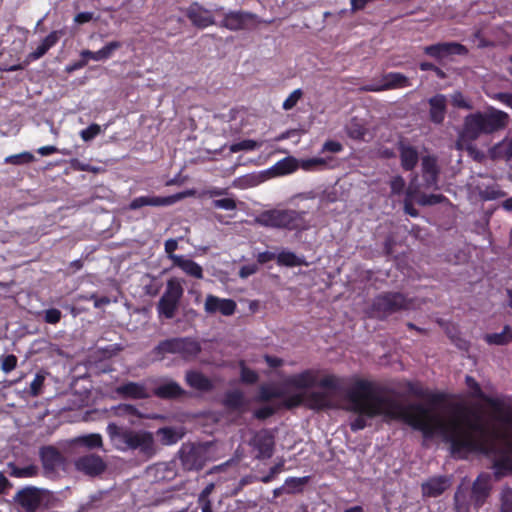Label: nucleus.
<instances>
[{
	"mask_svg": "<svg viewBox=\"0 0 512 512\" xmlns=\"http://www.w3.org/2000/svg\"><path fill=\"white\" fill-rule=\"evenodd\" d=\"M184 195L177 193L169 196H139L134 198L128 205L129 210H138L144 206L165 207L180 201Z\"/></svg>",
	"mask_w": 512,
	"mask_h": 512,
	"instance_id": "nucleus-18",
	"label": "nucleus"
},
{
	"mask_svg": "<svg viewBox=\"0 0 512 512\" xmlns=\"http://www.w3.org/2000/svg\"><path fill=\"white\" fill-rule=\"evenodd\" d=\"M186 384L200 392H210L214 389V384L210 378L200 371L189 370L185 374Z\"/></svg>",
	"mask_w": 512,
	"mask_h": 512,
	"instance_id": "nucleus-34",
	"label": "nucleus"
},
{
	"mask_svg": "<svg viewBox=\"0 0 512 512\" xmlns=\"http://www.w3.org/2000/svg\"><path fill=\"white\" fill-rule=\"evenodd\" d=\"M465 383L470 389L471 396L486 403L492 410V418L502 426L512 428V406L500 398L486 395L480 384L472 377L467 375Z\"/></svg>",
	"mask_w": 512,
	"mask_h": 512,
	"instance_id": "nucleus-7",
	"label": "nucleus"
},
{
	"mask_svg": "<svg viewBox=\"0 0 512 512\" xmlns=\"http://www.w3.org/2000/svg\"><path fill=\"white\" fill-rule=\"evenodd\" d=\"M45 377L41 374H36L30 384V394L32 396H38L41 393Z\"/></svg>",
	"mask_w": 512,
	"mask_h": 512,
	"instance_id": "nucleus-61",
	"label": "nucleus"
},
{
	"mask_svg": "<svg viewBox=\"0 0 512 512\" xmlns=\"http://www.w3.org/2000/svg\"><path fill=\"white\" fill-rule=\"evenodd\" d=\"M309 482V477H288L285 480L286 493L296 494L303 491V487Z\"/></svg>",
	"mask_w": 512,
	"mask_h": 512,
	"instance_id": "nucleus-45",
	"label": "nucleus"
},
{
	"mask_svg": "<svg viewBox=\"0 0 512 512\" xmlns=\"http://www.w3.org/2000/svg\"><path fill=\"white\" fill-rule=\"evenodd\" d=\"M18 512H47L54 506L53 493L36 486H25L13 497Z\"/></svg>",
	"mask_w": 512,
	"mask_h": 512,
	"instance_id": "nucleus-6",
	"label": "nucleus"
},
{
	"mask_svg": "<svg viewBox=\"0 0 512 512\" xmlns=\"http://www.w3.org/2000/svg\"><path fill=\"white\" fill-rule=\"evenodd\" d=\"M409 86H411V82L406 75L400 72H389L382 75L379 83L366 84L361 90L366 92H382Z\"/></svg>",
	"mask_w": 512,
	"mask_h": 512,
	"instance_id": "nucleus-15",
	"label": "nucleus"
},
{
	"mask_svg": "<svg viewBox=\"0 0 512 512\" xmlns=\"http://www.w3.org/2000/svg\"><path fill=\"white\" fill-rule=\"evenodd\" d=\"M298 168H300V160L288 156L276 162L269 172L273 176H283L295 172Z\"/></svg>",
	"mask_w": 512,
	"mask_h": 512,
	"instance_id": "nucleus-37",
	"label": "nucleus"
},
{
	"mask_svg": "<svg viewBox=\"0 0 512 512\" xmlns=\"http://www.w3.org/2000/svg\"><path fill=\"white\" fill-rule=\"evenodd\" d=\"M390 188L392 194H400L405 188V180L402 176H395L390 181Z\"/></svg>",
	"mask_w": 512,
	"mask_h": 512,
	"instance_id": "nucleus-64",
	"label": "nucleus"
},
{
	"mask_svg": "<svg viewBox=\"0 0 512 512\" xmlns=\"http://www.w3.org/2000/svg\"><path fill=\"white\" fill-rule=\"evenodd\" d=\"M75 468L77 471L85 475L96 477L106 470L107 465L101 456L96 454H87L79 457L75 461Z\"/></svg>",
	"mask_w": 512,
	"mask_h": 512,
	"instance_id": "nucleus-19",
	"label": "nucleus"
},
{
	"mask_svg": "<svg viewBox=\"0 0 512 512\" xmlns=\"http://www.w3.org/2000/svg\"><path fill=\"white\" fill-rule=\"evenodd\" d=\"M73 443L77 446L85 447L89 450L99 449L103 446L102 436L98 433L78 436L73 440Z\"/></svg>",
	"mask_w": 512,
	"mask_h": 512,
	"instance_id": "nucleus-42",
	"label": "nucleus"
},
{
	"mask_svg": "<svg viewBox=\"0 0 512 512\" xmlns=\"http://www.w3.org/2000/svg\"><path fill=\"white\" fill-rule=\"evenodd\" d=\"M343 150H344V146L342 145L341 142L329 139L323 143V145L320 149V154H327V153L337 154V153L342 152Z\"/></svg>",
	"mask_w": 512,
	"mask_h": 512,
	"instance_id": "nucleus-52",
	"label": "nucleus"
},
{
	"mask_svg": "<svg viewBox=\"0 0 512 512\" xmlns=\"http://www.w3.org/2000/svg\"><path fill=\"white\" fill-rule=\"evenodd\" d=\"M381 389L372 381L356 379L345 397L349 402L348 410L365 414L372 419L384 416L392 420H401L414 430L420 431L424 438L431 439L441 433V419L422 403L403 405L393 398L380 395Z\"/></svg>",
	"mask_w": 512,
	"mask_h": 512,
	"instance_id": "nucleus-2",
	"label": "nucleus"
},
{
	"mask_svg": "<svg viewBox=\"0 0 512 512\" xmlns=\"http://www.w3.org/2000/svg\"><path fill=\"white\" fill-rule=\"evenodd\" d=\"M408 306L409 301L403 293L384 292L373 299L370 313L373 317L384 319L393 313L407 309Z\"/></svg>",
	"mask_w": 512,
	"mask_h": 512,
	"instance_id": "nucleus-10",
	"label": "nucleus"
},
{
	"mask_svg": "<svg viewBox=\"0 0 512 512\" xmlns=\"http://www.w3.org/2000/svg\"><path fill=\"white\" fill-rule=\"evenodd\" d=\"M500 512H512V488L505 485L499 494Z\"/></svg>",
	"mask_w": 512,
	"mask_h": 512,
	"instance_id": "nucleus-46",
	"label": "nucleus"
},
{
	"mask_svg": "<svg viewBox=\"0 0 512 512\" xmlns=\"http://www.w3.org/2000/svg\"><path fill=\"white\" fill-rule=\"evenodd\" d=\"M240 378L242 383L253 385L258 381L259 376L256 371L246 367L243 364L240 370Z\"/></svg>",
	"mask_w": 512,
	"mask_h": 512,
	"instance_id": "nucleus-51",
	"label": "nucleus"
},
{
	"mask_svg": "<svg viewBox=\"0 0 512 512\" xmlns=\"http://www.w3.org/2000/svg\"><path fill=\"white\" fill-rule=\"evenodd\" d=\"M303 95V92L301 89L294 90L283 102V109L284 110H291L296 106L298 101L301 99Z\"/></svg>",
	"mask_w": 512,
	"mask_h": 512,
	"instance_id": "nucleus-57",
	"label": "nucleus"
},
{
	"mask_svg": "<svg viewBox=\"0 0 512 512\" xmlns=\"http://www.w3.org/2000/svg\"><path fill=\"white\" fill-rule=\"evenodd\" d=\"M179 459L185 470L199 471L205 466L207 451L202 445L185 443L179 450Z\"/></svg>",
	"mask_w": 512,
	"mask_h": 512,
	"instance_id": "nucleus-13",
	"label": "nucleus"
},
{
	"mask_svg": "<svg viewBox=\"0 0 512 512\" xmlns=\"http://www.w3.org/2000/svg\"><path fill=\"white\" fill-rule=\"evenodd\" d=\"M200 343L191 337H174L160 341L152 350L157 360H163L167 354H179L183 359L195 358L201 352Z\"/></svg>",
	"mask_w": 512,
	"mask_h": 512,
	"instance_id": "nucleus-8",
	"label": "nucleus"
},
{
	"mask_svg": "<svg viewBox=\"0 0 512 512\" xmlns=\"http://www.w3.org/2000/svg\"><path fill=\"white\" fill-rule=\"evenodd\" d=\"M429 119L434 124H442L447 113V97L436 94L428 99Z\"/></svg>",
	"mask_w": 512,
	"mask_h": 512,
	"instance_id": "nucleus-32",
	"label": "nucleus"
},
{
	"mask_svg": "<svg viewBox=\"0 0 512 512\" xmlns=\"http://www.w3.org/2000/svg\"><path fill=\"white\" fill-rule=\"evenodd\" d=\"M284 383L287 387L295 389H308L317 386L322 388V391H327L331 397L332 394L344 391L343 378L330 374L317 380V371L313 369H306L300 373L290 375L284 380Z\"/></svg>",
	"mask_w": 512,
	"mask_h": 512,
	"instance_id": "nucleus-5",
	"label": "nucleus"
},
{
	"mask_svg": "<svg viewBox=\"0 0 512 512\" xmlns=\"http://www.w3.org/2000/svg\"><path fill=\"white\" fill-rule=\"evenodd\" d=\"M63 35L62 30H54L50 32L38 45V47L30 52L26 57V63L29 64L42 58L52 47H54Z\"/></svg>",
	"mask_w": 512,
	"mask_h": 512,
	"instance_id": "nucleus-31",
	"label": "nucleus"
},
{
	"mask_svg": "<svg viewBox=\"0 0 512 512\" xmlns=\"http://www.w3.org/2000/svg\"><path fill=\"white\" fill-rule=\"evenodd\" d=\"M508 121L506 112L489 106L485 111L465 116L461 138L465 141H476L482 135H491L504 129Z\"/></svg>",
	"mask_w": 512,
	"mask_h": 512,
	"instance_id": "nucleus-3",
	"label": "nucleus"
},
{
	"mask_svg": "<svg viewBox=\"0 0 512 512\" xmlns=\"http://www.w3.org/2000/svg\"><path fill=\"white\" fill-rule=\"evenodd\" d=\"M425 55L441 61L451 55L466 56L469 53L468 48L458 42H439L423 47Z\"/></svg>",
	"mask_w": 512,
	"mask_h": 512,
	"instance_id": "nucleus-16",
	"label": "nucleus"
},
{
	"mask_svg": "<svg viewBox=\"0 0 512 512\" xmlns=\"http://www.w3.org/2000/svg\"><path fill=\"white\" fill-rule=\"evenodd\" d=\"M455 414L460 417L467 429L459 424L441 425V435L450 445L453 458L465 460L471 454L492 457V479L499 481L512 475V441L508 430L494 428L490 432L482 421L481 414L464 405L455 406Z\"/></svg>",
	"mask_w": 512,
	"mask_h": 512,
	"instance_id": "nucleus-1",
	"label": "nucleus"
},
{
	"mask_svg": "<svg viewBox=\"0 0 512 512\" xmlns=\"http://www.w3.org/2000/svg\"><path fill=\"white\" fill-rule=\"evenodd\" d=\"M250 444L257 451V459H269L274 453V434L268 429H261L253 436Z\"/></svg>",
	"mask_w": 512,
	"mask_h": 512,
	"instance_id": "nucleus-17",
	"label": "nucleus"
},
{
	"mask_svg": "<svg viewBox=\"0 0 512 512\" xmlns=\"http://www.w3.org/2000/svg\"><path fill=\"white\" fill-rule=\"evenodd\" d=\"M187 391L174 380H168L153 389V395L162 400H177L187 396Z\"/></svg>",
	"mask_w": 512,
	"mask_h": 512,
	"instance_id": "nucleus-30",
	"label": "nucleus"
},
{
	"mask_svg": "<svg viewBox=\"0 0 512 512\" xmlns=\"http://www.w3.org/2000/svg\"><path fill=\"white\" fill-rule=\"evenodd\" d=\"M262 146V142L252 139H245L240 142L234 143L230 146V151L236 153L239 151H252Z\"/></svg>",
	"mask_w": 512,
	"mask_h": 512,
	"instance_id": "nucleus-47",
	"label": "nucleus"
},
{
	"mask_svg": "<svg viewBox=\"0 0 512 512\" xmlns=\"http://www.w3.org/2000/svg\"><path fill=\"white\" fill-rule=\"evenodd\" d=\"M492 475L488 472H481L472 482L470 487V498L475 510L482 508L490 498L493 491Z\"/></svg>",
	"mask_w": 512,
	"mask_h": 512,
	"instance_id": "nucleus-14",
	"label": "nucleus"
},
{
	"mask_svg": "<svg viewBox=\"0 0 512 512\" xmlns=\"http://www.w3.org/2000/svg\"><path fill=\"white\" fill-rule=\"evenodd\" d=\"M408 394L421 399H427L432 405H439L445 401V394L441 392L430 393L419 382L408 381L405 385Z\"/></svg>",
	"mask_w": 512,
	"mask_h": 512,
	"instance_id": "nucleus-33",
	"label": "nucleus"
},
{
	"mask_svg": "<svg viewBox=\"0 0 512 512\" xmlns=\"http://www.w3.org/2000/svg\"><path fill=\"white\" fill-rule=\"evenodd\" d=\"M401 167L405 171H412L419 162V152L407 139L401 138L397 142Z\"/></svg>",
	"mask_w": 512,
	"mask_h": 512,
	"instance_id": "nucleus-25",
	"label": "nucleus"
},
{
	"mask_svg": "<svg viewBox=\"0 0 512 512\" xmlns=\"http://www.w3.org/2000/svg\"><path fill=\"white\" fill-rule=\"evenodd\" d=\"M101 133L100 125L92 123L87 128L80 131V137L83 141L89 142Z\"/></svg>",
	"mask_w": 512,
	"mask_h": 512,
	"instance_id": "nucleus-54",
	"label": "nucleus"
},
{
	"mask_svg": "<svg viewBox=\"0 0 512 512\" xmlns=\"http://www.w3.org/2000/svg\"><path fill=\"white\" fill-rule=\"evenodd\" d=\"M222 405L229 411H243L246 406L244 393L239 389L227 391L222 399Z\"/></svg>",
	"mask_w": 512,
	"mask_h": 512,
	"instance_id": "nucleus-35",
	"label": "nucleus"
},
{
	"mask_svg": "<svg viewBox=\"0 0 512 512\" xmlns=\"http://www.w3.org/2000/svg\"><path fill=\"white\" fill-rule=\"evenodd\" d=\"M489 155L493 160H510L512 158V139L509 141L504 139L496 143L493 147L490 148Z\"/></svg>",
	"mask_w": 512,
	"mask_h": 512,
	"instance_id": "nucleus-40",
	"label": "nucleus"
},
{
	"mask_svg": "<svg viewBox=\"0 0 512 512\" xmlns=\"http://www.w3.org/2000/svg\"><path fill=\"white\" fill-rule=\"evenodd\" d=\"M115 393L123 399L143 400L150 397L145 384L128 381L115 388Z\"/></svg>",
	"mask_w": 512,
	"mask_h": 512,
	"instance_id": "nucleus-29",
	"label": "nucleus"
},
{
	"mask_svg": "<svg viewBox=\"0 0 512 512\" xmlns=\"http://www.w3.org/2000/svg\"><path fill=\"white\" fill-rule=\"evenodd\" d=\"M122 46L120 41H111L107 43L98 51L83 50L81 52L82 58L94 61H103L109 59L113 52Z\"/></svg>",
	"mask_w": 512,
	"mask_h": 512,
	"instance_id": "nucleus-36",
	"label": "nucleus"
},
{
	"mask_svg": "<svg viewBox=\"0 0 512 512\" xmlns=\"http://www.w3.org/2000/svg\"><path fill=\"white\" fill-rule=\"evenodd\" d=\"M357 417L350 422V429L353 432H357L359 430H363L367 426L366 418L367 416L365 414L356 413Z\"/></svg>",
	"mask_w": 512,
	"mask_h": 512,
	"instance_id": "nucleus-62",
	"label": "nucleus"
},
{
	"mask_svg": "<svg viewBox=\"0 0 512 512\" xmlns=\"http://www.w3.org/2000/svg\"><path fill=\"white\" fill-rule=\"evenodd\" d=\"M305 211L292 209H270L261 212L255 222L267 228L303 231L308 228Z\"/></svg>",
	"mask_w": 512,
	"mask_h": 512,
	"instance_id": "nucleus-4",
	"label": "nucleus"
},
{
	"mask_svg": "<svg viewBox=\"0 0 512 512\" xmlns=\"http://www.w3.org/2000/svg\"><path fill=\"white\" fill-rule=\"evenodd\" d=\"M452 485V478L448 475L429 477L421 484L422 496L426 498H437L441 496Z\"/></svg>",
	"mask_w": 512,
	"mask_h": 512,
	"instance_id": "nucleus-21",
	"label": "nucleus"
},
{
	"mask_svg": "<svg viewBox=\"0 0 512 512\" xmlns=\"http://www.w3.org/2000/svg\"><path fill=\"white\" fill-rule=\"evenodd\" d=\"M211 204L214 208L227 211L235 210L237 208V201L233 197L214 199Z\"/></svg>",
	"mask_w": 512,
	"mask_h": 512,
	"instance_id": "nucleus-53",
	"label": "nucleus"
},
{
	"mask_svg": "<svg viewBox=\"0 0 512 512\" xmlns=\"http://www.w3.org/2000/svg\"><path fill=\"white\" fill-rule=\"evenodd\" d=\"M304 404L314 411H326L335 409L337 406L327 391H311L305 395L293 394L284 399L280 405L287 410L294 409Z\"/></svg>",
	"mask_w": 512,
	"mask_h": 512,
	"instance_id": "nucleus-9",
	"label": "nucleus"
},
{
	"mask_svg": "<svg viewBox=\"0 0 512 512\" xmlns=\"http://www.w3.org/2000/svg\"><path fill=\"white\" fill-rule=\"evenodd\" d=\"M276 413V408L272 406H262L254 411V417L258 420H265Z\"/></svg>",
	"mask_w": 512,
	"mask_h": 512,
	"instance_id": "nucleus-60",
	"label": "nucleus"
},
{
	"mask_svg": "<svg viewBox=\"0 0 512 512\" xmlns=\"http://www.w3.org/2000/svg\"><path fill=\"white\" fill-rule=\"evenodd\" d=\"M447 198L442 194H429L424 195L421 199V204L423 205H436L443 203Z\"/></svg>",
	"mask_w": 512,
	"mask_h": 512,
	"instance_id": "nucleus-63",
	"label": "nucleus"
},
{
	"mask_svg": "<svg viewBox=\"0 0 512 512\" xmlns=\"http://www.w3.org/2000/svg\"><path fill=\"white\" fill-rule=\"evenodd\" d=\"M116 415H130L140 417V412L136 406L132 404H119L116 407Z\"/></svg>",
	"mask_w": 512,
	"mask_h": 512,
	"instance_id": "nucleus-58",
	"label": "nucleus"
},
{
	"mask_svg": "<svg viewBox=\"0 0 512 512\" xmlns=\"http://www.w3.org/2000/svg\"><path fill=\"white\" fill-rule=\"evenodd\" d=\"M453 500L455 512H469L472 506L470 487L461 483L455 491Z\"/></svg>",
	"mask_w": 512,
	"mask_h": 512,
	"instance_id": "nucleus-38",
	"label": "nucleus"
},
{
	"mask_svg": "<svg viewBox=\"0 0 512 512\" xmlns=\"http://www.w3.org/2000/svg\"><path fill=\"white\" fill-rule=\"evenodd\" d=\"M484 341L489 345L504 346L512 341V329L509 325H504L500 333H488L484 336Z\"/></svg>",
	"mask_w": 512,
	"mask_h": 512,
	"instance_id": "nucleus-41",
	"label": "nucleus"
},
{
	"mask_svg": "<svg viewBox=\"0 0 512 512\" xmlns=\"http://www.w3.org/2000/svg\"><path fill=\"white\" fill-rule=\"evenodd\" d=\"M259 23L271 24L272 20H261L257 14L249 11L232 10L223 13L219 26L230 31H240L253 29Z\"/></svg>",
	"mask_w": 512,
	"mask_h": 512,
	"instance_id": "nucleus-12",
	"label": "nucleus"
},
{
	"mask_svg": "<svg viewBox=\"0 0 512 512\" xmlns=\"http://www.w3.org/2000/svg\"><path fill=\"white\" fill-rule=\"evenodd\" d=\"M340 166V161L331 155L324 157H313L307 159H300V169L311 171L333 170Z\"/></svg>",
	"mask_w": 512,
	"mask_h": 512,
	"instance_id": "nucleus-27",
	"label": "nucleus"
},
{
	"mask_svg": "<svg viewBox=\"0 0 512 512\" xmlns=\"http://www.w3.org/2000/svg\"><path fill=\"white\" fill-rule=\"evenodd\" d=\"M8 468L10 476L14 478H33L39 475V468L34 464L19 467L14 463H9Z\"/></svg>",
	"mask_w": 512,
	"mask_h": 512,
	"instance_id": "nucleus-43",
	"label": "nucleus"
},
{
	"mask_svg": "<svg viewBox=\"0 0 512 512\" xmlns=\"http://www.w3.org/2000/svg\"><path fill=\"white\" fill-rule=\"evenodd\" d=\"M282 396V393L277 391L276 389L268 386V385H262L259 388V395L258 399L259 401L267 402L274 398H279Z\"/></svg>",
	"mask_w": 512,
	"mask_h": 512,
	"instance_id": "nucleus-50",
	"label": "nucleus"
},
{
	"mask_svg": "<svg viewBox=\"0 0 512 512\" xmlns=\"http://www.w3.org/2000/svg\"><path fill=\"white\" fill-rule=\"evenodd\" d=\"M62 313L59 309L50 308L43 312V320L47 324L55 325L60 322Z\"/></svg>",
	"mask_w": 512,
	"mask_h": 512,
	"instance_id": "nucleus-55",
	"label": "nucleus"
},
{
	"mask_svg": "<svg viewBox=\"0 0 512 512\" xmlns=\"http://www.w3.org/2000/svg\"><path fill=\"white\" fill-rule=\"evenodd\" d=\"M18 359L14 354L5 356L1 363V369L5 373L13 371L17 366Z\"/></svg>",
	"mask_w": 512,
	"mask_h": 512,
	"instance_id": "nucleus-59",
	"label": "nucleus"
},
{
	"mask_svg": "<svg viewBox=\"0 0 512 512\" xmlns=\"http://www.w3.org/2000/svg\"><path fill=\"white\" fill-rule=\"evenodd\" d=\"M507 195L504 190H501L498 186H487L482 192L481 197L483 200H496L503 198Z\"/></svg>",
	"mask_w": 512,
	"mask_h": 512,
	"instance_id": "nucleus-49",
	"label": "nucleus"
},
{
	"mask_svg": "<svg viewBox=\"0 0 512 512\" xmlns=\"http://www.w3.org/2000/svg\"><path fill=\"white\" fill-rule=\"evenodd\" d=\"M278 265L286 267H296L303 264V261L291 251L283 250L276 255Z\"/></svg>",
	"mask_w": 512,
	"mask_h": 512,
	"instance_id": "nucleus-44",
	"label": "nucleus"
},
{
	"mask_svg": "<svg viewBox=\"0 0 512 512\" xmlns=\"http://www.w3.org/2000/svg\"><path fill=\"white\" fill-rule=\"evenodd\" d=\"M129 450H138L141 454L151 457L155 454V442L151 432L134 431L129 444Z\"/></svg>",
	"mask_w": 512,
	"mask_h": 512,
	"instance_id": "nucleus-24",
	"label": "nucleus"
},
{
	"mask_svg": "<svg viewBox=\"0 0 512 512\" xmlns=\"http://www.w3.org/2000/svg\"><path fill=\"white\" fill-rule=\"evenodd\" d=\"M135 430L109 423L106 428L107 435L112 445L119 451H128L131 438Z\"/></svg>",
	"mask_w": 512,
	"mask_h": 512,
	"instance_id": "nucleus-22",
	"label": "nucleus"
},
{
	"mask_svg": "<svg viewBox=\"0 0 512 512\" xmlns=\"http://www.w3.org/2000/svg\"><path fill=\"white\" fill-rule=\"evenodd\" d=\"M172 260L174 264L181 268L187 275L196 279L203 278V269L197 262L191 259H183L180 256H172Z\"/></svg>",
	"mask_w": 512,
	"mask_h": 512,
	"instance_id": "nucleus-39",
	"label": "nucleus"
},
{
	"mask_svg": "<svg viewBox=\"0 0 512 512\" xmlns=\"http://www.w3.org/2000/svg\"><path fill=\"white\" fill-rule=\"evenodd\" d=\"M421 170L425 187L436 188L440 174L437 158L433 155L424 156L421 161Z\"/></svg>",
	"mask_w": 512,
	"mask_h": 512,
	"instance_id": "nucleus-28",
	"label": "nucleus"
},
{
	"mask_svg": "<svg viewBox=\"0 0 512 512\" xmlns=\"http://www.w3.org/2000/svg\"><path fill=\"white\" fill-rule=\"evenodd\" d=\"M35 160V157L30 152H22L19 154L10 155L5 158V163L12 165H23L31 163Z\"/></svg>",
	"mask_w": 512,
	"mask_h": 512,
	"instance_id": "nucleus-48",
	"label": "nucleus"
},
{
	"mask_svg": "<svg viewBox=\"0 0 512 512\" xmlns=\"http://www.w3.org/2000/svg\"><path fill=\"white\" fill-rule=\"evenodd\" d=\"M204 310L207 314L220 313L223 316H232L237 310V303L230 298L207 295L204 303Z\"/></svg>",
	"mask_w": 512,
	"mask_h": 512,
	"instance_id": "nucleus-20",
	"label": "nucleus"
},
{
	"mask_svg": "<svg viewBox=\"0 0 512 512\" xmlns=\"http://www.w3.org/2000/svg\"><path fill=\"white\" fill-rule=\"evenodd\" d=\"M185 15L195 27L200 29H204L215 24L212 11L206 9L197 2H193L186 9Z\"/></svg>",
	"mask_w": 512,
	"mask_h": 512,
	"instance_id": "nucleus-23",
	"label": "nucleus"
},
{
	"mask_svg": "<svg viewBox=\"0 0 512 512\" xmlns=\"http://www.w3.org/2000/svg\"><path fill=\"white\" fill-rule=\"evenodd\" d=\"M283 469H284L283 461L276 463L274 466H272L270 468L269 472L266 475H264L260 478V481L265 484L270 483L271 481H273L276 478V476L279 473H281L283 471Z\"/></svg>",
	"mask_w": 512,
	"mask_h": 512,
	"instance_id": "nucleus-56",
	"label": "nucleus"
},
{
	"mask_svg": "<svg viewBox=\"0 0 512 512\" xmlns=\"http://www.w3.org/2000/svg\"><path fill=\"white\" fill-rule=\"evenodd\" d=\"M184 289L177 278L167 281L166 289L160 297L156 309L159 318L172 319L179 308Z\"/></svg>",
	"mask_w": 512,
	"mask_h": 512,
	"instance_id": "nucleus-11",
	"label": "nucleus"
},
{
	"mask_svg": "<svg viewBox=\"0 0 512 512\" xmlns=\"http://www.w3.org/2000/svg\"><path fill=\"white\" fill-rule=\"evenodd\" d=\"M39 457L46 474L54 473L64 463V457L54 446H43L39 451Z\"/></svg>",
	"mask_w": 512,
	"mask_h": 512,
	"instance_id": "nucleus-26",
	"label": "nucleus"
}]
</instances>
